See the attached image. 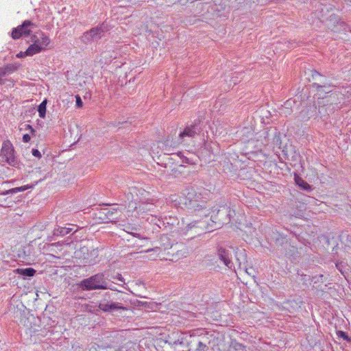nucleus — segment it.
<instances>
[{
    "mask_svg": "<svg viewBox=\"0 0 351 351\" xmlns=\"http://www.w3.org/2000/svg\"><path fill=\"white\" fill-rule=\"evenodd\" d=\"M105 296H108L111 300H108L106 298H104L98 304L93 302H90L85 305V310L87 312L95 313L96 315H97L100 311H102L104 313H112L119 310H128V308L124 306V304L122 302H125L126 301L121 292L118 291L112 294L106 293Z\"/></svg>",
    "mask_w": 351,
    "mask_h": 351,
    "instance_id": "nucleus-1",
    "label": "nucleus"
},
{
    "mask_svg": "<svg viewBox=\"0 0 351 351\" xmlns=\"http://www.w3.org/2000/svg\"><path fill=\"white\" fill-rule=\"evenodd\" d=\"M183 195L184 197L182 198L176 195H171V199L175 206L184 205L195 211L202 210L205 217L210 214L209 210L207 209L206 200L200 193H197L193 188H190L187 189Z\"/></svg>",
    "mask_w": 351,
    "mask_h": 351,
    "instance_id": "nucleus-2",
    "label": "nucleus"
},
{
    "mask_svg": "<svg viewBox=\"0 0 351 351\" xmlns=\"http://www.w3.org/2000/svg\"><path fill=\"white\" fill-rule=\"evenodd\" d=\"M79 287L83 291H92L96 289L114 290V287L109 285L104 273L96 274L89 278L82 280Z\"/></svg>",
    "mask_w": 351,
    "mask_h": 351,
    "instance_id": "nucleus-3",
    "label": "nucleus"
},
{
    "mask_svg": "<svg viewBox=\"0 0 351 351\" xmlns=\"http://www.w3.org/2000/svg\"><path fill=\"white\" fill-rule=\"evenodd\" d=\"M99 218L106 221L118 223L120 221H124L123 217L125 216L122 215L121 210L117 207L104 208L99 213Z\"/></svg>",
    "mask_w": 351,
    "mask_h": 351,
    "instance_id": "nucleus-4",
    "label": "nucleus"
},
{
    "mask_svg": "<svg viewBox=\"0 0 351 351\" xmlns=\"http://www.w3.org/2000/svg\"><path fill=\"white\" fill-rule=\"evenodd\" d=\"M202 128L199 125V121H195L190 125H187L183 132H180L178 138V144H186V138H193L195 135L199 134Z\"/></svg>",
    "mask_w": 351,
    "mask_h": 351,
    "instance_id": "nucleus-5",
    "label": "nucleus"
},
{
    "mask_svg": "<svg viewBox=\"0 0 351 351\" xmlns=\"http://www.w3.org/2000/svg\"><path fill=\"white\" fill-rule=\"evenodd\" d=\"M36 27V25L31 21L25 20L21 25L12 29V38L14 40H16L22 36H27L30 34L31 28Z\"/></svg>",
    "mask_w": 351,
    "mask_h": 351,
    "instance_id": "nucleus-6",
    "label": "nucleus"
},
{
    "mask_svg": "<svg viewBox=\"0 0 351 351\" xmlns=\"http://www.w3.org/2000/svg\"><path fill=\"white\" fill-rule=\"evenodd\" d=\"M1 156L8 165L11 166L16 165L14 147L10 141H5L3 143Z\"/></svg>",
    "mask_w": 351,
    "mask_h": 351,
    "instance_id": "nucleus-7",
    "label": "nucleus"
},
{
    "mask_svg": "<svg viewBox=\"0 0 351 351\" xmlns=\"http://www.w3.org/2000/svg\"><path fill=\"white\" fill-rule=\"evenodd\" d=\"M106 30V26L102 24L99 27H93L89 32H85L82 36V39L84 42L86 43L97 40L102 37Z\"/></svg>",
    "mask_w": 351,
    "mask_h": 351,
    "instance_id": "nucleus-8",
    "label": "nucleus"
},
{
    "mask_svg": "<svg viewBox=\"0 0 351 351\" xmlns=\"http://www.w3.org/2000/svg\"><path fill=\"white\" fill-rule=\"evenodd\" d=\"M31 41L34 44H37L38 47H43V50H45L50 43V39L44 33L40 32L32 35Z\"/></svg>",
    "mask_w": 351,
    "mask_h": 351,
    "instance_id": "nucleus-9",
    "label": "nucleus"
},
{
    "mask_svg": "<svg viewBox=\"0 0 351 351\" xmlns=\"http://www.w3.org/2000/svg\"><path fill=\"white\" fill-rule=\"evenodd\" d=\"M218 256L219 259L223 261L224 265L229 268H231L233 265L231 258L230 257V254L228 251L223 247H219L218 251Z\"/></svg>",
    "mask_w": 351,
    "mask_h": 351,
    "instance_id": "nucleus-10",
    "label": "nucleus"
},
{
    "mask_svg": "<svg viewBox=\"0 0 351 351\" xmlns=\"http://www.w3.org/2000/svg\"><path fill=\"white\" fill-rule=\"evenodd\" d=\"M141 189L136 186H131L128 189V191L125 193L127 201L130 204L133 202L138 201V193Z\"/></svg>",
    "mask_w": 351,
    "mask_h": 351,
    "instance_id": "nucleus-11",
    "label": "nucleus"
},
{
    "mask_svg": "<svg viewBox=\"0 0 351 351\" xmlns=\"http://www.w3.org/2000/svg\"><path fill=\"white\" fill-rule=\"evenodd\" d=\"M154 207L155 206L152 203L141 202L138 204V206H134V209L137 210L138 213L143 214L153 211Z\"/></svg>",
    "mask_w": 351,
    "mask_h": 351,
    "instance_id": "nucleus-12",
    "label": "nucleus"
},
{
    "mask_svg": "<svg viewBox=\"0 0 351 351\" xmlns=\"http://www.w3.org/2000/svg\"><path fill=\"white\" fill-rule=\"evenodd\" d=\"M71 231L72 229L69 228L58 227L53 230L52 236H48L47 239L49 241H52L53 240V236H64Z\"/></svg>",
    "mask_w": 351,
    "mask_h": 351,
    "instance_id": "nucleus-13",
    "label": "nucleus"
},
{
    "mask_svg": "<svg viewBox=\"0 0 351 351\" xmlns=\"http://www.w3.org/2000/svg\"><path fill=\"white\" fill-rule=\"evenodd\" d=\"M193 228H200L202 230H207L208 232L212 231V228H209L208 226L206 225L205 221H193L187 225V230H191Z\"/></svg>",
    "mask_w": 351,
    "mask_h": 351,
    "instance_id": "nucleus-14",
    "label": "nucleus"
},
{
    "mask_svg": "<svg viewBox=\"0 0 351 351\" xmlns=\"http://www.w3.org/2000/svg\"><path fill=\"white\" fill-rule=\"evenodd\" d=\"M14 272L17 274H20L23 276L31 277L35 274L36 271L33 268L28 267V268H24V269L23 268H18L14 270Z\"/></svg>",
    "mask_w": 351,
    "mask_h": 351,
    "instance_id": "nucleus-15",
    "label": "nucleus"
},
{
    "mask_svg": "<svg viewBox=\"0 0 351 351\" xmlns=\"http://www.w3.org/2000/svg\"><path fill=\"white\" fill-rule=\"evenodd\" d=\"M37 184H38V182H36L34 184V186ZM32 187H33V185L27 184V185H25V186H20V187H16V188H13V189H11L10 190H8V191L3 192V195L14 194V193H16L18 192L25 191V190L31 189Z\"/></svg>",
    "mask_w": 351,
    "mask_h": 351,
    "instance_id": "nucleus-16",
    "label": "nucleus"
},
{
    "mask_svg": "<svg viewBox=\"0 0 351 351\" xmlns=\"http://www.w3.org/2000/svg\"><path fill=\"white\" fill-rule=\"evenodd\" d=\"M44 51L43 47H38L37 44L32 43L26 50V54L29 56H32L34 54L38 53Z\"/></svg>",
    "mask_w": 351,
    "mask_h": 351,
    "instance_id": "nucleus-17",
    "label": "nucleus"
},
{
    "mask_svg": "<svg viewBox=\"0 0 351 351\" xmlns=\"http://www.w3.org/2000/svg\"><path fill=\"white\" fill-rule=\"evenodd\" d=\"M295 183L304 190L309 191L311 189V186L306 181L299 176L295 177Z\"/></svg>",
    "mask_w": 351,
    "mask_h": 351,
    "instance_id": "nucleus-18",
    "label": "nucleus"
},
{
    "mask_svg": "<svg viewBox=\"0 0 351 351\" xmlns=\"http://www.w3.org/2000/svg\"><path fill=\"white\" fill-rule=\"evenodd\" d=\"M314 86L317 88V91L322 94L323 93H329L332 91L331 86L330 85H319L318 84H314Z\"/></svg>",
    "mask_w": 351,
    "mask_h": 351,
    "instance_id": "nucleus-19",
    "label": "nucleus"
},
{
    "mask_svg": "<svg viewBox=\"0 0 351 351\" xmlns=\"http://www.w3.org/2000/svg\"><path fill=\"white\" fill-rule=\"evenodd\" d=\"M229 351H245L244 346L236 341H232L230 347Z\"/></svg>",
    "mask_w": 351,
    "mask_h": 351,
    "instance_id": "nucleus-20",
    "label": "nucleus"
},
{
    "mask_svg": "<svg viewBox=\"0 0 351 351\" xmlns=\"http://www.w3.org/2000/svg\"><path fill=\"white\" fill-rule=\"evenodd\" d=\"M47 99H45L38 108V112L40 118H45L46 114Z\"/></svg>",
    "mask_w": 351,
    "mask_h": 351,
    "instance_id": "nucleus-21",
    "label": "nucleus"
},
{
    "mask_svg": "<svg viewBox=\"0 0 351 351\" xmlns=\"http://www.w3.org/2000/svg\"><path fill=\"white\" fill-rule=\"evenodd\" d=\"M3 69L7 72V75L14 72L16 70V67L11 64L6 65L5 66L3 67Z\"/></svg>",
    "mask_w": 351,
    "mask_h": 351,
    "instance_id": "nucleus-22",
    "label": "nucleus"
},
{
    "mask_svg": "<svg viewBox=\"0 0 351 351\" xmlns=\"http://www.w3.org/2000/svg\"><path fill=\"white\" fill-rule=\"evenodd\" d=\"M206 346L205 343L199 341L197 346V350L198 351H206Z\"/></svg>",
    "mask_w": 351,
    "mask_h": 351,
    "instance_id": "nucleus-23",
    "label": "nucleus"
},
{
    "mask_svg": "<svg viewBox=\"0 0 351 351\" xmlns=\"http://www.w3.org/2000/svg\"><path fill=\"white\" fill-rule=\"evenodd\" d=\"M75 98H76V106L77 108H82L83 106V102L81 99V97L79 95H76Z\"/></svg>",
    "mask_w": 351,
    "mask_h": 351,
    "instance_id": "nucleus-24",
    "label": "nucleus"
},
{
    "mask_svg": "<svg viewBox=\"0 0 351 351\" xmlns=\"http://www.w3.org/2000/svg\"><path fill=\"white\" fill-rule=\"evenodd\" d=\"M32 152V155L34 156L37 157L38 158H41V154L39 152V150H38L36 149H33Z\"/></svg>",
    "mask_w": 351,
    "mask_h": 351,
    "instance_id": "nucleus-25",
    "label": "nucleus"
},
{
    "mask_svg": "<svg viewBox=\"0 0 351 351\" xmlns=\"http://www.w3.org/2000/svg\"><path fill=\"white\" fill-rule=\"evenodd\" d=\"M31 139L30 136L28 134H25L23 136V141L25 143H28Z\"/></svg>",
    "mask_w": 351,
    "mask_h": 351,
    "instance_id": "nucleus-26",
    "label": "nucleus"
},
{
    "mask_svg": "<svg viewBox=\"0 0 351 351\" xmlns=\"http://www.w3.org/2000/svg\"><path fill=\"white\" fill-rule=\"evenodd\" d=\"M25 56H28L27 54H26V51L23 52L21 51L16 54V57L19 58H24Z\"/></svg>",
    "mask_w": 351,
    "mask_h": 351,
    "instance_id": "nucleus-27",
    "label": "nucleus"
},
{
    "mask_svg": "<svg viewBox=\"0 0 351 351\" xmlns=\"http://www.w3.org/2000/svg\"><path fill=\"white\" fill-rule=\"evenodd\" d=\"M245 272H246L248 275H250V276H254V269H253L252 267H250V268H246V269H245Z\"/></svg>",
    "mask_w": 351,
    "mask_h": 351,
    "instance_id": "nucleus-28",
    "label": "nucleus"
},
{
    "mask_svg": "<svg viewBox=\"0 0 351 351\" xmlns=\"http://www.w3.org/2000/svg\"><path fill=\"white\" fill-rule=\"evenodd\" d=\"M7 75V72L3 69V67H0V77H3Z\"/></svg>",
    "mask_w": 351,
    "mask_h": 351,
    "instance_id": "nucleus-29",
    "label": "nucleus"
},
{
    "mask_svg": "<svg viewBox=\"0 0 351 351\" xmlns=\"http://www.w3.org/2000/svg\"><path fill=\"white\" fill-rule=\"evenodd\" d=\"M336 267L338 269L339 271H341L343 274V263H336Z\"/></svg>",
    "mask_w": 351,
    "mask_h": 351,
    "instance_id": "nucleus-30",
    "label": "nucleus"
},
{
    "mask_svg": "<svg viewBox=\"0 0 351 351\" xmlns=\"http://www.w3.org/2000/svg\"><path fill=\"white\" fill-rule=\"evenodd\" d=\"M229 215H230V214H228L226 218L225 219H223V220H221V221L219 222V224L229 222L230 220Z\"/></svg>",
    "mask_w": 351,
    "mask_h": 351,
    "instance_id": "nucleus-31",
    "label": "nucleus"
},
{
    "mask_svg": "<svg viewBox=\"0 0 351 351\" xmlns=\"http://www.w3.org/2000/svg\"><path fill=\"white\" fill-rule=\"evenodd\" d=\"M116 279H117L119 281H121V282H123V278L122 277V276L121 274H118L116 278Z\"/></svg>",
    "mask_w": 351,
    "mask_h": 351,
    "instance_id": "nucleus-32",
    "label": "nucleus"
},
{
    "mask_svg": "<svg viewBox=\"0 0 351 351\" xmlns=\"http://www.w3.org/2000/svg\"><path fill=\"white\" fill-rule=\"evenodd\" d=\"M316 76H320V74L317 71H314L313 74V77L315 78Z\"/></svg>",
    "mask_w": 351,
    "mask_h": 351,
    "instance_id": "nucleus-33",
    "label": "nucleus"
},
{
    "mask_svg": "<svg viewBox=\"0 0 351 351\" xmlns=\"http://www.w3.org/2000/svg\"><path fill=\"white\" fill-rule=\"evenodd\" d=\"M130 229L133 230L134 228H130V227H126V229H125V228H124L123 230H124L125 232H130H130L129 231V230H130ZM131 234H132V233L131 232Z\"/></svg>",
    "mask_w": 351,
    "mask_h": 351,
    "instance_id": "nucleus-34",
    "label": "nucleus"
},
{
    "mask_svg": "<svg viewBox=\"0 0 351 351\" xmlns=\"http://www.w3.org/2000/svg\"><path fill=\"white\" fill-rule=\"evenodd\" d=\"M318 111L320 114H324V112H322V108L320 107L319 108Z\"/></svg>",
    "mask_w": 351,
    "mask_h": 351,
    "instance_id": "nucleus-35",
    "label": "nucleus"
},
{
    "mask_svg": "<svg viewBox=\"0 0 351 351\" xmlns=\"http://www.w3.org/2000/svg\"><path fill=\"white\" fill-rule=\"evenodd\" d=\"M27 126H28V128H29L31 129L32 132H34V130L32 128L31 125H28Z\"/></svg>",
    "mask_w": 351,
    "mask_h": 351,
    "instance_id": "nucleus-36",
    "label": "nucleus"
},
{
    "mask_svg": "<svg viewBox=\"0 0 351 351\" xmlns=\"http://www.w3.org/2000/svg\"><path fill=\"white\" fill-rule=\"evenodd\" d=\"M241 254H243V258L245 259V251L243 250Z\"/></svg>",
    "mask_w": 351,
    "mask_h": 351,
    "instance_id": "nucleus-37",
    "label": "nucleus"
},
{
    "mask_svg": "<svg viewBox=\"0 0 351 351\" xmlns=\"http://www.w3.org/2000/svg\"><path fill=\"white\" fill-rule=\"evenodd\" d=\"M224 209L226 210V213H228V212L230 213V210H229L228 208H225L224 207Z\"/></svg>",
    "mask_w": 351,
    "mask_h": 351,
    "instance_id": "nucleus-38",
    "label": "nucleus"
},
{
    "mask_svg": "<svg viewBox=\"0 0 351 351\" xmlns=\"http://www.w3.org/2000/svg\"><path fill=\"white\" fill-rule=\"evenodd\" d=\"M1 78H2V77H0V84H3V82H2V79H1Z\"/></svg>",
    "mask_w": 351,
    "mask_h": 351,
    "instance_id": "nucleus-39",
    "label": "nucleus"
},
{
    "mask_svg": "<svg viewBox=\"0 0 351 351\" xmlns=\"http://www.w3.org/2000/svg\"><path fill=\"white\" fill-rule=\"evenodd\" d=\"M318 103L320 104H322L323 101H319Z\"/></svg>",
    "mask_w": 351,
    "mask_h": 351,
    "instance_id": "nucleus-40",
    "label": "nucleus"
}]
</instances>
